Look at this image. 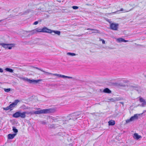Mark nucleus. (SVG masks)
I'll list each match as a JSON object with an SVG mask.
<instances>
[{
    "label": "nucleus",
    "mask_w": 146,
    "mask_h": 146,
    "mask_svg": "<svg viewBox=\"0 0 146 146\" xmlns=\"http://www.w3.org/2000/svg\"><path fill=\"white\" fill-rule=\"evenodd\" d=\"M51 112V110L50 109H43V110H38L35 111H24L23 112L25 114L24 115V118L25 117L26 115V114L33 115L34 114H46L50 113Z\"/></svg>",
    "instance_id": "f257e3e1"
},
{
    "label": "nucleus",
    "mask_w": 146,
    "mask_h": 146,
    "mask_svg": "<svg viewBox=\"0 0 146 146\" xmlns=\"http://www.w3.org/2000/svg\"><path fill=\"white\" fill-rule=\"evenodd\" d=\"M21 111L16 112L12 116L15 118L21 117V118H24L25 114L23 112H21Z\"/></svg>",
    "instance_id": "f03ea898"
},
{
    "label": "nucleus",
    "mask_w": 146,
    "mask_h": 146,
    "mask_svg": "<svg viewBox=\"0 0 146 146\" xmlns=\"http://www.w3.org/2000/svg\"><path fill=\"white\" fill-rule=\"evenodd\" d=\"M119 26V24L118 23H110V29L111 30L117 31Z\"/></svg>",
    "instance_id": "7ed1b4c3"
},
{
    "label": "nucleus",
    "mask_w": 146,
    "mask_h": 146,
    "mask_svg": "<svg viewBox=\"0 0 146 146\" xmlns=\"http://www.w3.org/2000/svg\"><path fill=\"white\" fill-rule=\"evenodd\" d=\"M139 100L140 104H139L138 106L141 107H144L146 106V101L143 98L139 97Z\"/></svg>",
    "instance_id": "20e7f679"
},
{
    "label": "nucleus",
    "mask_w": 146,
    "mask_h": 146,
    "mask_svg": "<svg viewBox=\"0 0 146 146\" xmlns=\"http://www.w3.org/2000/svg\"><path fill=\"white\" fill-rule=\"evenodd\" d=\"M36 33L37 32H40L48 33V32H50V30L49 29L46 27H44L42 29H37V30H36Z\"/></svg>",
    "instance_id": "39448f33"
},
{
    "label": "nucleus",
    "mask_w": 146,
    "mask_h": 146,
    "mask_svg": "<svg viewBox=\"0 0 146 146\" xmlns=\"http://www.w3.org/2000/svg\"><path fill=\"white\" fill-rule=\"evenodd\" d=\"M41 79H38L37 80H30V79L27 78L26 80L30 83H33L34 84H37L40 81H42Z\"/></svg>",
    "instance_id": "423d86ee"
},
{
    "label": "nucleus",
    "mask_w": 146,
    "mask_h": 146,
    "mask_svg": "<svg viewBox=\"0 0 146 146\" xmlns=\"http://www.w3.org/2000/svg\"><path fill=\"white\" fill-rule=\"evenodd\" d=\"M80 114L78 113H76L72 115L71 116V117L70 118V119H72L73 120H75L78 119L77 116H79Z\"/></svg>",
    "instance_id": "0eeeda50"
},
{
    "label": "nucleus",
    "mask_w": 146,
    "mask_h": 146,
    "mask_svg": "<svg viewBox=\"0 0 146 146\" xmlns=\"http://www.w3.org/2000/svg\"><path fill=\"white\" fill-rule=\"evenodd\" d=\"M19 102L20 101L19 100H15L12 103L10 104L9 106L10 107L11 109H12V108L15 107V106L17 105V103Z\"/></svg>",
    "instance_id": "6e6552de"
},
{
    "label": "nucleus",
    "mask_w": 146,
    "mask_h": 146,
    "mask_svg": "<svg viewBox=\"0 0 146 146\" xmlns=\"http://www.w3.org/2000/svg\"><path fill=\"white\" fill-rule=\"evenodd\" d=\"M31 67L32 68H35V69H36L39 70L41 71L42 72H44L45 73H46L47 74H50V75H54V74H52V73H51L48 72H46V71H44V70H43L41 69L40 68H38V67H35V66H31Z\"/></svg>",
    "instance_id": "1a4fd4ad"
},
{
    "label": "nucleus",
    "mask_w": 146,
    "mask_h": 146,
    "mask_svg": "<svg viewBox=\"0 0 146 146\" xmlns=\"http://www.w3.org/2000/svg\"><path fill=\"white\" fill-rule=\"evenodd\" d=\"M133 138L135 139L138 140L139 138H141L142 137L141 135H139L138 133H135L133 134Z\"/></svg>",
    "instance_id": "9d476101"
},
{
    "label": "nucleus",
    "mask_w": 146,
    "mask_h": 146,
    "mask_svg": "<svg viewBox=\"0 0 146 146\" xmlns=\"http://www.w3.org/2000/svg\"><path fill=\"white\" fill-rule=\"evenodd\" d=\"M117 100V98H111L110 99H107V100H106V102H114L116 101Z\"/></svg>",
    "instance_id": "9b49d317"
},
{
    "label": "nucleus",
    "mask_w": 146,
    "mask_h": 146,
    "mask_svg": "<svg viewBox=\"0 0 146 146\" xmlns=\"http://www.w3.org/2000/svg\"><path fill=\"white\" fill-rule=\"evenodd\" d=\"M16 135V133L14 134H9L8 135L7 138L8 139H13L15 136Z\"/></svg>",
    "instance_id": "f8f14e48"
},
{
    "label": "nucleus",
    "mask_w": 146,
    "mask_h": 146,
    "mask_svg": "<svg viewBox=\"0 0 146 146\" xmlns=\"http://www.w3.org/2000/svg\"><path fill=\"white\" fill-rule=\"evenodd\" d=\"M87 30H90L92 31H93L92 33H100V32L99 31L96 29H91L90 28H88L87 29Z\"/></svg>",
    "instance_id": "ddd939ff"
},
{
    "label": "nucleus",
    "mask_w": 146,
    "mask_h": 146,
    "mask_svg": "<svg viewBox=\"0 0 146 146\" xmlns=\"http://www.w3.org/2000/svg\"><path fill=\"white\" fill-rule=\"evenodd\" d=\"M139 115V114H138ZM138 114H135L133 116L131 117V120H132V121H133L135 120H137L138 119Z\"/></svg>",
    "instance_id": "4468645a"
},
{
    "label": "nucleus",
    "mask_w": 146,
    "mask_h": 146,
    "mask_svg": "<svg viewBox=\"0 0 146 146\" xmlns=\"http://www.w3.org/2000/svg\"><path fill=\"white\" fill-rule=\"evenodd\" d=\"M50 30V32H48V33H54V34H56L58 35H60V32L58 31H53L51 29H49Z\"/></svg>",
    "instance_id": "2eb2a0df"
},
{
    "label": "nucleus",
    "mask_w": 146,
    "mask_h": 146,
    "mask_svg": "<svg viewBox=\"0 0 146 146\" xmlns=\"http://www.w3.org/2000/svg\"><path fill=\"white\" fill-rule=\"evenodd\" d=\"M54 75L55 76H57L62 77L63 78H66V76H66L58 74H54Z\"/></svg>",
    "instance_id": "dca6fc26"
},
{
    "label": "nucleus",
    "mask_w": 146,
    "mask_h": 146,
    "mask_svg": "<svg viewBox=\"0 0 146 146\" xmlns=\"http://www.w3.org/2000/svg\"><path fill=\"white\" fill-rule=\"evenodd\" d=\"M103 92L106 93H110L111 92V91L108 88H106L103 90Z\"/></svg>",
    "instance_id": "f3484780"
},
{
    "label": "nucleus",
    "mask_w": 146,
    "mask_h": 146,
    "mask_svg": "<svg viewBox=\"0 0 146 146\" xmlns=\"http://www.w3.org/2000/svg\"><path fill=\"white\" fill-rule=\"evenodd\" d=\"M108 123L110 125H113L115 124V122L114 121L111 120L108 122Z\"/></svg>",
    "instance_id": "a211bd4d"
},
{
    "label": "nucleus",
    "mask_w": 146,
    "mask_h": 146,
    "mask_svg": "<svg viewBox=\"0 0 146 146\" xmlns=\"http://www.w3.org/2000/svg\"><path fill=\"white\" fill-rule=\"evenodd\" d=\"M14 46V44H7V48L11 49Z\"/></svg>",
    "instance_id": "6ab92c4d"
},
{
    "label": "nucleus",
    "mask_w": 146,
    "mask_h": 146,
    "mask_svg": "<svg viewBox=\"0 0 146 146\" xmlns=\"http://www.w3.org/2000/svg\"><path fill=\"white\" fill-rule=\"evenodd\" d=\"M5 70L10 73H13V70L9 68H7L5 69Z\"/></svg>",
    "instance_id": "aec40b11"
},
{
    "label": "nucleus",
    "mask_w": 146,
    "mask_h": 146,
    "mask_svg": "<svg viewBox=\"0 0 146 146\" xmlns=\"http://www.w3.org/2000/svg\"><path fill=\"white\" fill-rule=\"evenodd\" d=\"M26 32L28 33H31V35L36 33V30H34L31 31H27Z\"/></svg>",
    "instance_id": "412c9836"
},
{
    "label": "nucleus",
    "mask_w": 146,
    "mask_h": 146,
    "mask_svg": "<svg viewBox=\"0 0 146 146\" xmlns=\"http://www.w3.org/2000/svg\"><path fill=\"white\" fill-rule=\"evenodd\" d=\"M0 45L2 46V47L5 48H7V44L2 43L0 44Z\"/></svg>",
    "instance_id": "4be33fe9"
},
{
    "label": "nucleus",
    "mask_w": 146,
    "mask_h": 146,
    "mask_svg": "<svg viewBox=\"0 0 146 146\" xmlns=\"http://www.w3.org/2000/svg\"><path fill=\"white\" fill-rule=\"evenodd\" d=\"M13 131L15 133H17L18 132L17 129L15 127H13Z\"/></svg>",
    "instance_id": "5701e85b"
},
{
    "label": "nucleus",
    "mask_w": 146,
    "mask_h": 146,
    "mask_svg": "<svg viewBox=\"0 0 146 146\" xmlns=\"http://www.w3.org/2000/svg\"><path fill=\"white\" fill-rule=\"evenodd\" d=\"M10 108V107L9 106H7V107H6V108H3V109L4 110H12V109H11Z\"/></svg>",
    "instance_id": "b1692460"
},
{
    "label": "nucleus",
    "mask_w": 146,
    "mask_h": 146,
    "mask_svg": "<svg viewBox=\"0 0 146 146\" xmlns=\"http://www.w3.org/2000/svg\"><path fill=\"white\" fill-rule=\"evenodd\" d=\"M67 54L68 55L71 56H74L76 55L74 53H72L70 52H68L67 53Z\"/></svg>",
    "instance_id": "393cba45"
},
{
    "label": "nucleus",
    "mask_w": 146,
    "mask_h": 146,
    "mask_svg": "<svg viewBox=\"0 0 146 146\" xmlns=\"http://www.w3.org/2000/svg\"><path fill=\"white\" fill-rule=\"evenodd\" d=\"M30 11L28 9V10H27V11H25L23 13V15H26V14L28 13H29V12Z\"/></svg>",
    "instance_id": "a878e982"
},
{
    "label": "nucleus",
    "mask_w": 146,
    "mask_h": 146,
    "mask_svg": "<svg viewBox=\"0 0 146 146\" xmlns=\"http://www.w3.org/2000/svg\"><path fill=\"white\" fill-rule=\"evenodd\" d=\"M131 118L129 119H127L126 120V123H128L131 121H132V120H131Z\"/></svg>",
    "instance_id": "bb28decb"
},
{
    "label": "nucleus",
    "mask_w": 146,
    "mask_h": 146,
    "mask_svg": "<svg viewBox=\"0 0 146 146\" xmlns=\"http://www.w3.org/2000/svg\"><path fill=\"white\" fill-rule=\"evenodd\" d=\"M118 40L119 42H122L123 41L124 39L123 38H119L117 39Z\"/></svg>",
    "instance_id": "cd10ccee"
},
{
    "label": "nucleus",
    "mask_w": 146,
    "mask_h": 146,
    "mask_svg": "<svg viewBox=\"0 0 146 146\" xmlns=\"http://www.w3.org/2000/svg\"><path fill=\"white\" fill-rule=\"evenodd\" d=\"M10 90H11V89L10 88H7V89L5 88L4 89V91H5V92H9L10 91Z\"/></svg>",
    "instance_id": "c85d7f7f"
},
{
    "label": "nucleus",
    "mask_w": 146,
    "mask_h": 146,
    "mask_svg": "<svg viewBox=\"0 0 146 146\" xmlns=\"http://www.w3.org/2000/svg\"><path fill=\"white\" fill-rule=\"evenodd\" d=\"M72 7L74 9H77L78 8V7L76 6H73Z\"/></svg>",
    "instance_id": "c756f323"
},
{
    "label": "nucleus",
    "mask_w": 146,
    "mask_h": 146,
    "mask_svg": "<svg viewBox=\"0 0 146 146\" xmlns=\"http://www.w3.org/2000/svg\"><path fill=\"white\" fill-rule=\"evenodd\" d=\"M43 125H45L46 124V122L45 121H41L40 122Z\"/></svg>",
    "instance_id": "7c9ffc66"
},
{
    "label": "nucleus",
    "mask_w": 146,
    "mask_h": 146,
    "mask_svg": "<svg viewBox=\"0 0 146 146\" xmlns=\"http://www.w3.org/2000/svg\"><path fill=\"white\" fill-rule=\"evenodd\" d=\"M123 82L124 83H127L129 82V81L127 80H123Z\"/></svg>",
    "instance_id": "2f4dec72"
},
{
    "label": "nucleus",
    "mask_w": 146,
    "mask_h": 146,
    "mask_svg": "<svg viewBox=\"0 0 146 146\" xmlns=\"http://www.w3.org/2000/svg\"><path fill=\"white\" fill-rule=\"evenodd\" d=\"M38 21H36L33 24L34 25H36L37 24H38Z\"/></svg>",
    "instance_id": "473e14b6"
},
{
    "label": "nucleus",
    "mask_w": 146,
    "mask_h": 146,
    "mask_svg": "<svg viewBox=\"0 0 146 146\" xmlns=\"http://www.w3.org/2000/svg\"><path fill=\"white\" fill-rule=\"evenodd\" d=\"M3 69L1 68H0V72H3Z\"/></svg>",
    "instance_id": "72a5a7b5"
},
{
    "label": "nucleus",
    "mask_w": 146,
    "mask_h": 146,
    "mask_svg": "<svg viewBox=\"0 0 146 146\" xmlns=\"http://www.w3.org/2000/svg\"><path fill=\"white\" fill-rule=\"evenodd\" d=\"M66 78H69V79H72V78H73V77H72L68 76H66Z\"/></svg>",
    "instance_id": "f704fd0d"
},
{
    "label": "nucleus",
    "mask_w": 146,
    "mask_h": 146,
    "mask_svg": "<svg viewBox=\"0 0 146 146\" xmlns=\"http://www.w3.org/2000/svg\"><path fill=\"white\" fill-rule=\"evenodd\" d=\"M101 40L102 41V42L103 44H105V41L104 40L102 39Z\"/></svg>",
    "instance_id": "c9c22d12"
},
{
    "label": "nucleus",
    "mask_w": 146,
    "mask_h": 146,
    "mask_svg": "<svg viewBox=\"0 0 146 146\" xmlns=\"http://www.w3.org/2000/svg\"><path fill=\"white\" fill-rule=\"evenodd\" d=\"M125 42H128V40H125L124 39L123 41Z\"/></svg>",
    "instance_id": "e433bc0d"
},
{
    "label": "nucleus",
    "mask_w": 146,
    "mask_h": 146,
    "mask_svg": "<svg viewBox=\"0 0 146 146\" xmlns=\"http://www.w3.org/2000/svg\"><path fill=\"white\" fill-rule=\"evenodd\" d=\"M51 126H50V127H54V124H52V125H50Z\"/></svg>",
    "instance_id": "4c0bfd02"
},
{
    "label": "nucleus",
    "mask_w": 146,
    "mask_h": 146,
    "mask_svg": "<svg viewBox=\"0 0 146 146\" xmlns=\"http://www.w3.org/2000/svg\"><path fill=\"white\" fill-rule=\"evenodd\" d=\"M124 10L122 8H121L120 10V11H123Z\"/></svg>",
    "instance_id": "58836bf2"
},
{
    "label": "nucleus",
    "mask_w": 146,
    "mask_h": 146,
    "mask_svg": "<svg viewBox=\"0 0 146 146\" xmlns=\"http://www.w3.org/2000/svg\"><path fill=\"white\" fill-rule=\"evenodd\" d=\"M80 115L79 116H77V117H78V118H79V117H80L81 116V113H80Z\"/></svg>",
    "instance_id": "ea45409f"
},
{
    "label": "nucleus",
    "mask_w": 146,
    "mask_h": 146,
    "mask_svg": "<svg viewBox=\"0 0 146 146\" xmlns=\"http://www.w3.org/2000/svg\"><path fill=\"white\" fill-rule=\"evenodd\" d=\"M4 19L1 20H0V23L2 21H3Z\"/></svg>",
    "instance_id": "a19ab883"
},
{
    "label": "nucleus",
    "mask_w": 146,
    "mask_h": 146,
    "mask_svg": "<svg viewBox=\"0 0 146 146\" xmlns=\"http://www.w3.org/2000/svg\"><path fill=\"white\" fill-rule=\"evenodd\" d=\"M117 12V11H116V12H113V13H116V12Z\"/></svg>",
    "instance_id": "79ce46f5"
},
{
    "label": "nucleus",
    "mask_w": 146,
    "mask_h": 146,
    "mask_svg": "<svg viewBox=\"0 0 146 146\" xmlns=\"http://www.w3.org/2000/svg\"><path fill=\"white\" fill-rule=\"evenodd\" d=\"M131 86V87H134V88H137V87H133V86Z\"/></svg>",
    "instance_id": "37998d69"
},
{
    "label": "nucleus",
    "mask_w": 146,
    "mask_h": 146,
    "mask_svg": "<svg viewBox=\"0 0 146 146\" xmlns=\"http://www.w3.org/2000/svg\"><path fill=\"white\" fill-rule=\"evenodd\" d=\"M86 5H89V4H86Z\"/></svg>",
    "instance_id": "c03bdc74"
},
{
    "label": "nucleus",
    "mask_w": 146,
    "mask_h": 146,
    "mask_svg": "<svg viewBox=\"0 0 146 146\" xmlns=\"http://www.w3.org/2000/svg\"><path fill=\"white\" fill-rule=\"evenodd\" d=\"M132 10V9H131L129 10V11H131V10Z\"/></svg>",
    "instance_id": "a18cd8bd"
},
{
    "label": "nucleus",
    "mask_w": 146,
    "mask_h": 146,
    "mask_svg": "<svg viewBox=\"0 0 146 146\" xmlns=\"http://www.w3.org/2000/svg\"><path fill=\"white\" fill-rule=\"evenodd\" d=\"M121 104H123V102H121Z\"/></svg>",
    "instance_id": "49530a36"
},
{
    "label": "nucleus",
    "mask_w": 146,
    "mask_h": 146,
    "mask_svg": "<svg viewBox=\"0 0 146 146\" xmlns=\"http://www.w3.org/2000/svg\"><path fill=\"white\" fill-rule=\"evenodd\" d=\"M53 119V120H55V119Z\"/></svg>",
    "instance_id": "de8ad7c7"
},
{
    "label": "nucleus",
    "mask_w": 146,
    "mask_h": 146,
    "mask_svg": "<svg viewBox=\"0 0 146 146\" xmlns=\"http://www.w3.org/2000/svg\"><path fill=\"white\" fill-rule=\"evenodd\" d=\"M145 77H146V75Z\"/></svg>",
    "instance_id": "09e8293b"
}]
</instances>
